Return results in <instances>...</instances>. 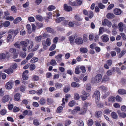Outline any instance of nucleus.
I'll list each match as a JSON object with an SVG mask.
<instances>
[{
    "mask_svg": "<svg viewBox=\"0 0 126 126\" xmlns=\"http://www.w3.org/2000/svg\"><path fill=\"white\" fill-rule=\"evenodd\" d=\"M102 79V76L101 74H97L94 78H92L91 79V82L93 84L97 83L101 81Z\"/></svg>",
    "mask_w": 126,
    "mask_h": 126,
    "instance_id": "obj_1",
    "label": "nucleus"
},
{
    "mask_svg": "<svg viewBox=\"0 0 126 126\" xmlns=\"http://www.w3.org/2000/svg\"><path fill=\"white\" fill-rule=\"evenodd\" d=\"M81 94H82L81 95L80 97L81 99L83 101H84L86 100L88 97L90 96L89 94L87 93L84 91H81Z\"/></svg>",
    "mask_w": 126,
    "mask_h": 126,
    "instance_id": "obj_2",
    "label": "nucleus"
},
{
    "mask_svg": "<svg viewBox=\"0 0 126 126\" xmlns=\"http://www.w3.org/2000/svg\"><path fill=\"white\" fill-rule=\"evenodd\" d=\"M100 96V92L97 91H95L92 97L93 98L94 97L95 98L96 102V103L99 101Z\"/></svg>",
    "mask_w": 126,
    "mask_h": 126,
    "instance_id": "obj_3",
    "label": "nucleus"
},
{
    "mask_svg": "<svg viewBox=\"0 0 126 126\" xmlns=\"http://www.w3.org/2000/svg\"><path fill=\"white\" fill-rule=\"evenodd\" d=\"M19 28H18L16 30H11L9 32V34L10 35H13V38H14L16 35L19 32Z\"/></svg>",
    "mask_w": 126,
    "mask_h": 126,
    "instance_id": "obj_4",
    "label": "nucleus"
},
{
    "mask_svg": "<svg viewBox=\"0 0 126 126\" xmlns=\"http://www.w3.org/2000/svg\"><path fill=\"white\" fill-rule=\"evenodd\" d=\"M102 24L104 26L107 25L109 27H110L112 25L111 22L106 19H104L102 21Z\"/></svg>",
    "mask_w": 126,
    "mask_h": 126,
    "instance_id": "obj_5",
    "label": "nucleus"
},
{
    "mask_svg": "<svg viewBox=\"0 0 126 126\" xmlns=\"http://www.w3.org/2000/svg\"><path fill=\"white\" fill-rule=\"evenodd\" d=\"M13 83L14 82L12 81H10L6 84V88L7 89H11L13 85Z\"/></svg>",
    "mask_w": 126,
    "mask_h": 126,
    "instance_id": "obj_6",
    "label": "nucleus"
},
{
    "mask_svg": "<svg viewBox=\"0 0 126 126\" xmlns=\"http://www.w3.org/2000/svg\"><path fill=\"white\" fill-rule=\"evenodd\" d=\"M75 42L77 45L82 44L83 43V41L82 38L78 37L76 38L75 40Z\"/></svg>",
    "mask_w": 126,
    "mask_h": 126,
    "instance_id": "obj_7",
    "label": "nucleus"
},
{
    "mask_svg": "<svg viewBox=\"0 0 126 126\" xmlns=\"http://www.w3.org/2000/svg\"><path fill=\"white\" fill-rule=\"evenodd\" d=\"M102 41L104 42H107L109 40L108 36L107 35H104L101 37Z\"/></svg>",
    "mask_w": 126,
    "mask_h": 126,
    "instance_id": "obj_8",
    "label": "nucleus"
},
{
    "mask_svg": "<svg viewBox=\"0 0 126 126\" xmlns=\"http://www.w3.org/2000/svg\"><path fill=\"white\" fill-rule=\"evenodd\" d=\"M10 99V96L9 95L4 96L2 98V101L3 103H5L8 102Z\"/></svg>",
    "mask_w": 126,
    "mask_h": 126,
    "instance_id": "obj_9",
    "label": "nucleus"
},
{
    "mask_svg": "<svg viewBox=\"0 0 126 126\" xmlns=\"http://www.w3.org/2000/svg\"><path fill=\"white\" fill-rule=\"evenodd\" d=\"M28 42V49H31L32 47L33 46V42L32 41H29L28 40H27Z\"/></svg>",
    "mask_w": 126,
    "mask_h": 126,
    "instance_id": "obj_10",
    "label": "nucleus"
},
{
    "mask_svg": "<svg viewBox=\"0 0 126 126\" xmlns=\"http://www.w3.org/2000/svg\"><path fill=\"white\" fill-rule=\"evenodd\" d=\"M63 54H60L56 56L55 58L56 59V61L58 62H60L62 61V57L63 56Z\"/></svg>",
    "mask_w": 126,
    "mask_h": 126,
    "instance_id": "obj_11",
    "label": "nucleus"
},
{
    "mask_svg": "<svg viewBox=\"0 0 126 126\" xmlns=\"http://www.w3.org/2000/svg\"><path fill=\"white\" fill-rule=\"evenodd\" d=\"M64 9L67 11H72V9L70 6H68L66 4H64Z\"/></svg>",
    "mask_w": 126,
    "mask_h": 126,
    "instance_id": "obj_12",
    "label": "nucleus"
},
{
    "mask_svg": "<svg viewBox=\"0 0 126 126\" xmlns=\"http://www.w3.org/2000/svg\"><path fill=\"white\" fill-rule=\"evenodd\" d=\"M121 11L119 9L116 8L114 10V13L115 15H119L121 14Z\"/></svg>",
    "mask_w": 126,
    "mask_h": 126,
    "instance_id": "obj_13",
    "label": "nucleus"
},
{
    "mask_svg": "<svg viewBox=\"0 0 126 126\" xmlns=\"http://www.w3.org/2000/svg\"><path fill=\"white\" fill-rule=\"evenodd\" d=\"M75 37L73 36H71L69 37L70 43L71 45H73L74 43V39Z\"/></svg>",
    "mask_w": 126,
    "mask_h": 126,
    "instance_id": "obj_14",
    "label": "nucleus"
},
{
    "mask_svg": "<svg viewBox=\"0 0 126 126\" xmlns=\"http://www.w3.org/2000/svg\"><path fill=\"white\" fill-rule=\"evenodd\" d=\"M123 23L122 22H120L118 24V26L119 30L121 32H122L123 31Z\"/></svg>",
    "mask_w": 126,
    "mask_h": 126,
    "instance_id": "obj_15",
    "label": "nucleus"
},
{
    "mask_svg": "<svg viewBox=\"0 0 126 126\" xmlns=\"http://www.w3.org/2000/svg\"><path fill=\"white\" fill-rule=\"evenodd\" d=\"M20 95L19 93H16L14 95V99L16 101H18L20 99Z\"/></svg>",
    "mask_w": 126,
    "mask_h": 126,
    "instance_id": "obj_16",
    "label": "nucleus"
},
{
    "mask_svg": "<svg viewBox=\"0 0 126 126\" xmlns=\"http://www.w3.org/2000/svg\"><path fill=\"white\" fill-rule=\"evenodd\" d=\"M108 100L110 102H115V98L114 96H110L109 97Z\"/></svg>",
    "mask_w": 126,
    "mask_h": 126,
    "instance_id": "obj_17",
    "label": "nucleus"
},
{
    "mask_svg": "<svg viewBox=\"0 0 126 126\" xmlns=\"http://www.w3.org/2000/svg\"><path fill=\"white\" fill-rule=\"evenodd\" d=\"M107 16L108 19H112L115 16L113 13H110L107 14Z\"/></svg>",
    "mask_w": 126,
    "mask_h": 126,
    "instance_id": "obj_18",
    "label": "nucleus"
},
{
    "mask_svg": "<svg viewBox=\"0 0 126 126\" xmlns=\"http://www.w3.org/2000/svg\"><path fill=\"white\" fill-rule=\"evenodd\" d=\"M4 72L9 75L11 74L13 72V69L11 68H10L7 69L5 70Z\"/></svg>",
    "mask_w": 126,
    "mask_h": 126,
    "instance_id": "obj_19",
    "label": "nucleus"
},
{
    "mask_svg": "<svg viewBox=\"0 0 126 126\" xmlns=\"http://www.w3.org/2000/svg\"><path fill=\"white\" fill-rule=\"evenodd\" d=\"M27 40L25 41H23L20 42V44L22 46L27 47L28 46Z\"/></svg>",
    "mask_w": 126,
    "mask_h": 126,
    "instance_id": "obj_20",
    "label": "nucleus"
},
{
    "mask_svg": "<svg viewBox=\"0 0 126 126\" xmlns=\"http://www.w3.org/2000/svg\"><path fill=\"white\" fill-rule=\"evenodd\" d=\"M26 28L28 30V33H32V31L31 30V25L30 24H28L26 26Z\"/></svg>",
    "mask_w": 126,
    "mask_h": 126,
    "instance_id": "obj_21",
    "label": "nucleus"
},
{
    "mask_svg": "<svg viewBox=\"0 0 126 126\" xmlns=\"http://www.w3.org/2000/svg\"><path fill=\"white\" fill-rule=\"evenodd\" d=\"M55 86L57 89L61 88L63 86L62 84L61 83L57 82L55 83Z\"/></svg>",
    "mask_w": 126,
    "mask_h": 126,
    "instance_id": "obj_22",
    "label": "nucleus"
},
{
    "mask_svg": "<svg viewBox=\"0 0 126 126\" xmlns=\"http://www.w3.org/2000/svg\"><path fill=\"white\" fill-rule=\"evenodd\" d=\"M71 85L72 87L74 88H78L80 86L79 84V83L75 82H72L71 84Z\"/></svg>",
    "mask_w": 126,
    "mask_h": 126,
    "instance_id": "obj_23",
    "label": "nucleus"
},
{
    "mask_svg": "<svg viewBox=\"0 0 126 126\" xmlns=\"http://www.w3.org/2000/svg\"><path fill=\"white\" fill-rule=\"evenodd\" d=\"M87 110V108L83 107L82 111L81 112L79 113V114L81 115H83L84 114Z\"/></svg>",
    "mask_w": 126,
    "mask_h": 126,
    "instance_id": "obj_24",
    "label": "nucleus"
},
{
    "mask_svg": "<svg viewBox=\"0 0 126 126\" xmlns=\"http://www.w3.org/2000/svg\"><path fill=\"white\" fill-rule=\"evenodd\" d=\"M22 20V19L20 17H18L15 19L14 21V23L15 24H16Z\"/></svg>",
    "mask_w": 126,
    "mask_h": 126,
    "instance_id": "obj_25",
    "label": "nucleus"
},
{
    "mask_svg": "<svg viewBox=\"0 0 126 126\" xmlns=\"http://www.w3.org/2000/svg\"><path fill=\"white\" fill-rule=\"evenodd\" d=\"M11 40L12 41H13V40L12 39V35L9 34L7 37V42H9Z\"/></svg>",
    "mask_w": 126,
    "mask_h": 126,
    "instance_id": "obj_26",
    "label": "nucleus"
},
{
    "mask_svg": "<svg viewBox=\"0 0 126 126\" xmlns=\"http://www.w3.org/2000/svg\"><path fill=\"white\" fill-rule=\"evenodd\" d=\"M112 117L114 119H117L118 118V115L115 112H112L111 114Z\"/></svg>",
    "mask_w": 126,
    "mask_h": 126,
    "instance_id": "obj_27",
    "label": "nucleus"
},
{
    "mask_svg": "<svg viewBox=\"0 0 126 126\" xmlns=\"http://www.w3.org/2000/svg\"><path fill=\"white\" fill-rule=\"evenodd\" d=\"M80 110V108L79 107H76L75 108V109H74L72 111V113L73 114H75L77 112Z\"/></svg>",
    "mask_w": 126,
    "mask_h": 126,
    "instance_id": "obj_28",
    "label": "nucleus"
},
{
    "mask_svg": "<svg viewBox=\"0 0 126 126\" xmlns=\"http://www.w3.org/2000/svg\"><path fill=\"white\" fill-rule=\"evenodd\" d=\"M70 89V87L69 86H65L63 88V91L65 93H67L69 91Z\"/></svg>",
    "mask_w": 126,
    "mask_h": 126,
    "instance_id": "obj_29",
    "label": "nucleus"
},
{
    "mask_svg": "<svg viewBox=\"0 0 126 126\" xmlns=\"http://www.w3.org/2000/svg\"><path fill=\"white\" fill-rule=\"evenodd\" d=\"M65 19V18L63 17H60L57 18L56 20V22L58 23H59L61 21H63Z\"/></svg>",
    "mask_w": 126,
    "mask_h": 126,
    "instance_id": "obj_30",
    "label": "nucleus"
},
{
    "mask_svg": "<svg viewBox=\"0 0 126 126\" xmlns=\"http://www.w3.org/2000/svg\"><path fill=\"white\" fill-rule=\"evenodd\" d=\"M118 92L119 94H126V91L123 89H120L118 90Z\"/></svg>",
    "mask_w": 126,
    "mask_h": 126,
    "instance_id": "obj_31",
    "label": "nucleus"
},
{
    "mask_svg": "<svg viewBox=\"0 0 126 126\" xmlns=\"http://www.w3.org/2000/svg\"><path fill=\"white\" fill-rule=\"evenodd\" d=\"M10 25V22L8 21H6L3 23V26L5 27H7Z\"/></svg>",
    "mask_w": 126,
    "mask_h": 126,
    "instance_id": "obj_32",
    "label": "nucleus"
},
{
    "mask_svg": "<svg viewBox=\"0 0 126 126\" xmlns=\"http://www.w3.org/2000/svg\"><path fill=\"white\" fill-rule=\"evenodd\" d=\"M102 112L101 111H96L95 113V116L97 117H99L102 115Z\"/></svg>",
    "mask_w": 126,
    "mask_h": 126,
    "instance_id": "obj_33",
    "label": "nucleus"
},
{
    "mask_svg": "<svg viewBox=\"0 0 126 126\" xmlns=\"http://www.w3.org/2000/svg\"><path fill=\"white\" fill-rule=\"evenodd\" d=\"M63 107L62 106H60L58 107L56 110V112L58 113H60L63 110Z\"/></svg>",
    "mask_w": 126,
    "mask_h": 126,
    "instance_id": "obj_34",
    "label": "nucleus"
},
{
    "mask_svg": "<svg viewBox=\"0 0 126 126\" xmlns=\"http://www.w3.org/2000/svg\"><path fill=\"white\" fill-rule=\"evenodd\" d=\"M111 111V110L109 109H106L104 110V113L108 115L110 114Z\"/></svg>",
    "mask_w": 126,
    "mask_h": 126,
    "instance_id": "obj_35",
    "label": "nucleus"
},
{
    "mask_svg": "<svg viewBox=\"0 0 126 126\" xmlns=\"http://www.w3.org/2000/svg\"><path fill=\"white\" fill-rule=\"evenodd\" d=\"M99 88L100 90L104 92H106L107 90V88L103 86H102L100 87H99Z\"/></svg>",
    "mask_w": 126,
    "mask_h": 126,
    "instance_id": "obj_36",
    "label": "nucleus"
},
{
    "mask_svg": "<svg viewBox=\"0 0 126 126\" xmlns=\"http://www.w3.org/2000/svg\"><path fill=\"white\" fill-rule=\"evenodd\" d=\"M80 52L83 53H86L88 51L87 49L85 48L81 47L80 49Z\"/></svg>",
    "mask_w": 126,
    "mask_h": 126,
    "instance_id": "obj_37",
    "label": "nucleus"
},
{
    "mask_svg": "<svg viewBox=\"0 0 126 126\" xmlns=\"http://www.w3.org/2000/svg\"><path fill=\"white\" fill-rule=\"evenodd\" d=\"M75 71L76 74H79L81 72L79 70V66L76 67L75 69Z\"/></svg>",
    "mask_w": 126,
    "mask_h": 126,
    "instance_id": "obj_38",
    "label": "nucleus"
},
{
    "mask_svg": "<svg viewBox=\"0 0 126 126\" xmlns=\"http://www.w3.org/2000/svg\"><path fill=\"white\" fill-rule=\"evenodd\" d=\"M38 59L37 58L34 57L32 58L30 61V62L32 63H35L37 62Z\"/></svg>",
    "mask_w": 126,
    "mask_h": 126,
    "instance_id": "obj_39",
    "label": "nucleus"
},
{
    "mask_svg": "<svg viewBox=\"0 0 126 126\" xmlns=\"http://www.w3.org/2000/svg\"><path fill=\"white\" fill-rule=\"evenodd\" d=\"M46 30L47 32L50 33H52L54 32V30L50 27H48L46 28Z\"/></svg>",
    "mask_w": 126,
    "mask_h": 126,
    "instance_id": "obj_40",
    "label": "nucleus"
},
{
    "mask_svg": "<svg viewBox=\"0 0 126 126\" xmlns=\"http://www.w3.org/2000/svg\"><path fill=\"white\" fill-rule=\"evenodd\" d=\"M126 51L125 50H122L120 53L118 57L121 58L126 53Z\"/></svg>",
    "mask_w": 126,
    "mask_h": 126,
    "instance_id": "obj_41",
    "label": "nucleus"
},
{
    "mask_svg": "<svg viewBox=\"0 0 126 126\" xmlns=\"http://www.w3.org/2000/svg\"><path fill=\"white\" fill-rule=\"evenodd\" d=\"M40 103L42 105L45 104L46 102V100L44 98H41L39 101Z\"/></svg>",
    "mask_w": 126,
    "mask_h": 126,
    "instance_id": "obj_42",
    "label": "nucleus"
},
{
    "mask_svg": "<svg viewBox=\"0 0 126 126\" xmlns=\"http://www.w3.org/2000/svg\"><path fill=\"white\" fill-rule=\"evenodd\" d=\"M76 104L75 101L74 100H72L70 101L68 105L69 106L71 107H72L74 106Z\"/></svg>",
    "mask_w": 126,
    "mask_h": 126,
    "instance_id": "obj_43",
    "label": "nucleus"
},
{
    "mask_svg": "<svg viewBox=\"0 0 126 126\" xmlns=\"http://www.w3.org/2000/svg\"><path fill=\"white\" fill-rule=\"evenodd\" d=\"M42 36L41 35L39 36L36 37L35 39L36 41L37 42L41 41V40Z\"/></svg>",
    "mask_w": 126,
    "mask_h": 126,
    "instance_id": "obj_44",
    "label": "nucleus"
},
{
    "mask_svg": "<svg viewBox=\"0 0 126 126\" xmlns=\"http://www.w3.org/2000/svg\"><path fill=\"white\" fill-rule=\"evenodd\" d=\"M6 57V55L4 53L0 54V60H1L5 59Z\"/></svg>",
    "mask_w": 126,
    "mask_h": 126,
    "instance_id": "obj_45",
    "label": "nucleus"
},
{
    "mask_svg": "<svg viewBox=\"0 0 126 126\" xmlns=\"http://www.w3.org/2000/svg\"><path fill=\"white\" fill-rule=\"evenodd\" d=\"M77 124L79 126H83L84 125L83 121L82 120L77 121Z\"/></svg>",
    "mask_w": 126,
    "mask_h": 126,
    "instance_id": "obj_46",
    "label": "nucleus"
},
{
    "mask_svg": "<svg viewBox=\"0 0 126 126\" xmlns=\"http://www.w3.org/2000/svg\"><path fill=\"white\" fill-rule=\"evenodd\" d=\"M110 79L109 77L107 76H105L103 78L102 81L103 82L106 81H109Z\"/></svg>",
    "mask_w": 126,
    "mask_h": 126,
    "instance_id": "obj_47",
    "label": "nucleus"
},
{
    "mask_svg": "<svg viewBox=\"0 0 126 126\" xmlns=\"http://www.w3.org/2000/svg\"><path fill=\"white\" fill-rule=\"evenodd\" d=\"M20 55L21 58L24 59L26 55V54L25 52L22 51L20 53Z\"/></svg>",
    "mask_w": 126,
    "mask_h": 126,
    "instance_id": "obj_48",
    "label": "nucleus"
},
{
    "mask_svg": "<svg viewBox=\"0 0 126 126\" xmlns=\"http://www.w3.org/2000/svg\"><path fill=\"white\" fill-rule=\"evenodd\" d=\"M34 54L32 53H31L29 54L26 57V59L29 60L33 56Z\"/></svg>",
    "mask_w": 126,
    "mask_h": 126,
    "instance_id": "obj_49",
    "label": "nucleus"
},
{
    "mask_svg": "<svg viewBox=\"0 0 126 126\" xmlns=\"http://www.w3.org/2000/svg\"><path fill=\"white\" fill-rule=\"evenodd\" d=\"M33 124L35 126H39L40 124L39 122L37 119H35L33 120Z\"/></svg>",
    "mask_w": 126,
    "mask_h": 126,
    "instance_id": "obj_50",
    "label": "nucleus"
},
{
    "mask_svg": "<svg viewBox=\"0 0 126 126\" xmlns=\"http://www.w3.org/2000/svg\"><path fill=\"white\" fill-rule=\"evenodd\" d=\"M74 18L75 19L77 20L81 21L82 20V19L80 17L79 15H76L75 16Z\"/></svg>",
    "mask_w": 126,
    "mask_h": 126,
    "instance_id": "obj_51",
    "label": "nucleus"
},
{
    "mask_svg": "<svg viewBox=\"0 0 126 126\" xmlns=\"http://www.w3.org/2000/svg\"><path fill=\"white\" fill-rule=\"evenodd\" d=\"M36 25L37 26V29H39L43 27V24L42 23H36Z\"/></svg>",
    "mask_w": 126,
    "mask_h": 126,
    "instance_id": "obj_52",
    "label": "nucleus"
},
{
    "mask_svg": "<svg viewBox=\"0 0 126 126\" xmlns=\"http://www.w3.org/2000/svg\"><path fill=\"white\" fill-rule=\"evenodd\" d=\"M74 95V98L75 100H77L79 99L80 98V96L79 94H78L75 93Z\"/></svg>",
    "mask_w": 126,
    "mask_h": 126,
    "instance_id": "obj_53",
    "label": "nucleus"
},
{
    "mask_svg": "<svg viewBox=\"0 0 126 126\" xmlns=\"http://www.w3.org/2000/svg\"><path fill=\"white\" fill-rule=\"evenodd\" d=\"M9 51L11 53L14 54L16 52V50L15 48H11L9 49Z\"/></svg>",
    "mask_w": 126,
    "mask_h": 126,
    "instance_id": "obj_54",
    "label": "nucleus"
},
{
    "mask_svg": "<svg viewBox=\"0 0 126 126\" xmlns=\"http://www.w3.org/2000/svg\"><path fill=\"white\" fill-rule=\"evenodd\" d=\"M35 66L34 64H31L30 66V69L31 70H33L35 68Z\"/></svg>",
    "mask_w": 126,
    "mask_h": 126,
    "instance_id": "obj_55",
    "label": "nucleus"
},
{
    "mask_svg": "<svg viewBox=\"0 0 126 126\" xmlns=\"http://www.w3.org/2000/svg\"><path fill=\"white\" fill-rule=\"evenodd\" d=\"M50 63L51 65L53 66L57 64V63L55 60L53 59H52L51 60Z\"/></svg>",
    "mask_w": 126,
    "mask_h": 126,
    "instance_id": "obj_56",
    "label": "nucleus"
},
{
    "mask_svg": "<svg viewBox=\"0 0 126 126\" xmlns=\"http://www.w3.org/2000/svg\"><path fill=\"white\" fill-rule=\"evenodd\" d=\"M104 31V28L103 27H101L99 29V35H100Z\"/></svg>",
    "mask_w": 126,
    "mask_h": 126,
    "instance_id": "obj_57",
    "label": "nucleus"
},
{
    "mask_svg": "<svg viewBox=\"0 0 126 126\" xmlns=\"http://www.w3.org/2000/svg\"><path fill=\"white\" fill-rule=\"evenodd\" d=\"M93 123V122L92 119H90L88 121V126H91Z\"/></svg>",
    "mask_w": 126,
    "mask_h": 126,
    "instance_id": "obj_58",
    "label": "nucleus"
},
{
    "mask_svg": "<svg viewBox=\"0 0 126 126\" xmlns=\"http://www.w3.org/2000/svg\"><path fill=\"white\" fill-rule=\"evenodd\" d=\"M4 17L7 20L12 21L14 20V18L12 16H8L5 17V16H4Z\"/></svg>",
    "mask_w": 126,
    "mask_h": 126,
    "instance_id": "obj_59",
    "label": "nucleus"
},
{
    "mask_svg": "<svg viewBox=\"0 0 126 126\" xmlns=\"http://www.w3.org/2000/svg\"><path fill=\"white\" fill-rule=\"evenodd\" d=\"M98 6L101 9H103L105 7V6L103 5L102 3H99L98 4Z\"/></svg>",
    "mask_w": 126,
    "mask_h": 126,
    "instance_id": "obj_60",
    "label": "nucleus"
},
{
    "mask_svg": "<svg viewBox=\"0 0 126 126\" xmlns=\"http://www.w3.org/2000/svg\"><path fill=\"white\" fill-rule=\"evenodd\" d=\"M47 104L48 105L51 104L53 102L52 100L49 98H47Z\"/></svg>",
    "mask_w": 126,
    "mask_h": 126,
    "instance_id": "obj_61",
    "label": "nucleus"
},
{
    "mask_svg": "<svg viewBox=\"0 0 126 126\" xmlns=\"http://www.w3.org/2000/svg\"><path fill=\"white\" fill-rule=\"evenodd\" d=\"M121 109L122 111L126 112V106L124 105L122 106Z\"/></svg>",
    "mask_w": 126,
    "mask_h": 126,
    "instance_id": "obj_62",
    "label": "nucleus"
},
{
    "mask_svg": "<svg viewBox=\"0 0 126 126\" xmlns=\"http://www.w3.org/2000/svg\"><path fill=\"white\" fill-rule=\"evenodd\" d=\"M55 6L53 5H50L49 6L48 8L47 9L49 11L53 10L55 8Z\"/></svg>",
    "mask_w": 126,
    "mask_h": 126,
    "instance_id": "obj_63",
    "label": "nucleus"
},
{
    "mask_svg": "<svg viewBox=\"0 0 126 126\" xmlns=\"http://www.w3.org/2000/svg\"><path fill=\"white\" fill-rule=\"evenodd\" d=\"M51 40L49 38H47L46 40V43L47 45L49 46L51 44Z\"/></svg>",
    "mask_w": 126,
    "mask_h": 126,
    "instance_id": "obj_64",
    "label": "nucleus"
}]
</instances>
